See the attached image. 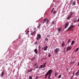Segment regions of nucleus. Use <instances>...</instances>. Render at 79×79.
<instances>
[{"mask_svg": "<svg viewBox=\"0 0 79 79\" xmlns=\"http://www.w3.org/2000/svg\"><path fill=\"white\" fill-rule=\"evenodd\" d=\"M52 71L53 70L52 69L49 70L45 74V78H47L48 75V79H52V78H50V77L51 76V74H52Z\"/></svg>", "mask_w": 79, "mask_h": 79, "instance_id": "nucleus-1", "label": "nucleus"}, {"mask_svg": "<svg viewBox=\"0 0 79 79\" xmlns=\"http://www.w3.org/2000/svg\"><path fill=\"white\" fill-rule=\"evenodd\" d=\"M37 37H36V40H39V39H40L41 38V35L40 34H37Z\"/></svg>", "mask_w": 79, "mask_h": 79, "instance_id": "nucleus-2", "label": "nucleus"}, {"mask_svg": "<svg viewBox=\"0 0 79 79\" xmlns=\"http://www.w3.org/2000/svg\"><path fill=\"white\" fill-rule=\"evenodd\" d=\"M59 51H60V49L59 48H57L55 49L54 52L56 54Z\"/></svg>", "mask_w": 79, "mask_h": 79, "instance_id": "nucleus-3", "label": "nucleus"}, {"mask_svg": "<svg viewBox=\"0 0 79 79\" xmlns=\"http://www.w3.org/2000/svg\"><path fill=\"white\" fill-rule=\"evenodd\" d=\"M68 26H69V23L67 22L65 23V28L66 29V28L68 27Z\"/></svg>", "mask_w": 79, "mask_h": 79, "instance_id": "nucleus-4", "label": "nucleus"}, {"mask_svg": "<svg viewBox=\"0 0 79 79\" xmlns=\"http://www.w3.org/2000/svg\"><path fill=\"white\" fill-rule=\"evenodd\" d=\"M74 27V26H70L69 28L67 29V31H70V30H71V29H72V28H73V27Z\"/></svg>", "mask_w": 79, "mask_h": 79, "instance_id": "nucleus-5", "label": "nucleus"}, {"mask_svg": "<svg viewBox=\"0 0 79 79\" xmlns=\"http://www.w3.org/2000/svg\"><path fill=\"white\" fill-rule=\"evenodd\" d=\"M71 46H70L69 47H67V49L66 50L67 52H68L69 50H71Z\"/></svg>", "mask_w": 79, "mask_h": 79, "instance_id": "nucleus-6", "label": "nucleus"}, {"mask_svg": "<svg viewBox=\"0 0 79 79\" xmlns=\"http://www.w3.org/2000/svg\"><path fill=\"white\" fill-rule=\"evenodd\" d=\"M65 45V43L64 42V41H63L61 44V46L62 47H64Z\"/></svg>", "mask_w": 79, "mask_h": 79, "instance_id": "nucleus-7", "label": "nucleus"}, {"mask_svg": "<svg viewBox=\"0 0 79 79\" xmlns=\"http://www.w3.org/2000/svg\"><path fill=\"white\" fill-rule=\"evenodd\" d=\"M32 69H29L27 70V73H29L30 72H32Z\"/></svg>", "mask_w": 79, "mask_h": 79, "instance_id": "nucleus-8", "label": "nucleus"}, {"mask_svg": "<svg viewBox=\"0 0 79 79\" xmlns=\"http://www.w3.org/2000/svg\"><path fill=\"white\" fill-rule=\"evenodd\" d=\"M34 52H35V54H37V53H38V51L37 50V49H35L34 50Z\"/></svg>", "mask_w": 79, "mask_h": 79, "instance_id": "nucleus-9", "label": "nucleus"}, {"mask_svg": "<svg viewBox=\"0 0 79 79\" xmlns=\"http://www.w3.org/2000/svg\"><path fill=\"white\" fill-rule=\"evenodd\" d=\"M48 48V46H46L45 48H44V51H45L46 50H47V48Z\"/></svg>", "mask_w": 79, "mask_h": 79, "instance_id": "nucleus-10", "label": "nucleus"}, {"mask_svg": "<svg viewBox=\"0 0 79 79\" xmlns=\"http://www.w3.org/2000/svg\"><path fill=\"white\" fill-rule=\"evenodd\" d=\"M75 75L76 76H79V73L78 72V71H77L75 73Z\"/></svg>", "mask_w": 79, "mask_h": 79, "instance_id": "nucleus-11", "label": "nucleus"}, {"mask_svg": "<svg viewBox=\"0 0 79 79\" xmlns=\"http://www.w3.org/2000/svg\"><path fill=\"white\" fill-rule=\"evenodd\" d=\"M47 20V19H44V20H43V23H45Z\"/></svg>", "mask_w": 79, "mask_h": 79, "instance_id": "nucleus-12", "label": "nucleus"}, {"mask_svg": "<svg viewBox=\"0 0 79 79\" xmlns=\"http://www.w3.org/2000/svg\"><path fill=\"white\" fill-rule=\"evenodd\" d=\"M47 63V62H46V63H45L43 65V68H45V66H46V64Z\"/></svg>", "mask_w": 79, "mask_h": 79, "instance_id": "nucleus-13", "label": "nucleus"}, {"mask_svg": "<svg viewBox=\"0 0 79 79\" xmlns=\"http://www.w3.org/2000/svg\"><path fill=\"white\" fill-rule=\"evenodd\" d=\"M76 5V2L74 1V2L72 3V5L73 6H74V5Z\"/></svg>", "mask_w": 79, "mask_h": 79, "instance_id": "nucleus-14", "label": "nucleus"}, {"mask_svg": "<svg viewBox=\"0 0 79 79\" xmlns=\"http://www.w3.org/2000/svg\"><path fill=\"white\" fill-rule=\"evenodd\" d=\"M38 25H39L38 26H37V29H39V27H40V26H41V24H40V23H39Z\"/></svg>", "mask_w": 79, "mask_h": 79, "instance_id": "nucleus-15", "label": "nucleus"}, {"mask_svg": "<svg viewBox=\"0 0 79 79\" xmlns=\"http://www.w3.org/2000/svg\"><path fill=\"white\" fill-rule=\"evenodd\" d=\"M61 31V28H59L58 30V33H60V31Z\"/></svg>", "mask_w": 79, "mask_h": 79, "instance_id": "nucleus-16", "label": "nucleus"}, {"mask_svg": "<svg viewBox=\"0 0 79 79\" xmlns=\"http://www.w3.org/2000/svg\"><path fill=\"white\" fill-rule=\"evenodd\" d=\"M3 74H4V73H3V71H2L1 73V77H3Z\"/></svg>", "mask_w": 79, "mask_h": 79, "instance_id": "nucleus-17", "label": "nucleus"}, {"mask_svg": "<svg viewBox=\"0 0 79 79\" xmlns=\"http://www.w3.org/2000/svg\"><path fill=\"white\" fill-rule=\"evenodd\" d=\"M75 44V43L74 42V41H73L72 42L71 45H73V44Z\"/></svg>", "mask_w": 79, "mask_h": 79, "instance_id": "nucleus-18", "label": "nucleus"}, {"mask_svg": "<svg viewBox=\"0 0 79 79\" xmlns=\"http://www.w3.org/2000/svg\"><path fill=\"white\" fill-rule=\"evenodd\" d=\"M58 73L57 72H56L55 73V76H58Z\"/></svg>", "mask_w": 79, "mask_h": 79, "instance_id": "nucleus-19", "label": "nucleus"}, {"mask_svg": "<svg viewBox=\"0 0 79 79\" xmlns=\"http://www.w3.org/2000/svg\"><path fill=\"white\" fill-rule=\"evenodd\" d=\"M29 79H32V76H30L29 77Z\"/></svg>", "mask_w": 79, "mask_h": 79, "instance_id": "nucleus-20", "label": "nucleus"}, {"mask_svg": "<svg viewBox=\"0 0 79 79\" xmlns=\"http://www.w3.org/2000/svg\"><path fill=\"white\" fill-rule=\"evenodd\" d=\"M35 32V31L31 33V35H33V34H34V32Z\"/></svg>", "mask_w": 79, "mask_h": 79, "instance_id": "nucleus-21", "label": "nucleus"}, {"mask_svg": "<svg viewBox=\"0 0 79 79\" xmlns=\"http://www.w3.org/2000/svg\"><path fill=\"white\" fill-rule=\"evenodd\" d=\"M40 68L42 69L43 68V65H41L40 66Z\"/></svg>", "mask_w": 79, "mask_h": 79, "instance_id": "nucleus-22", "label": "nucleus"}, {"mask_svg": "<svg viewBox=\"0 0 79 79\" xmlns=\"http://www.w3.org/2000/svg\"><path fill=\"white\" fill-rule=\"evenodd\" d=\"M47 40H48V39L47 38H46L45 39V41H47Z\"/></svg>", "mask_w": 79, "mask_h": 79, "instance_id": "nucleus-23", "label": "nucleus"}, {"mask_svg": "<svg viewBox=\"0 0 79 79\" xmlns=\"http://www.w3.org/2000/svg\"><path fill=\"white\" fill-rule=\"evenodd\" d=\"M71 39H69L68 40V42H67V43H68V44H69V42H70V41H71Z\"/></svg>", "mask_w": 79, "mask_h": 79, "instance_id": "nucleus-24", "label": "nucleus"}, {"mask_svg": "<svg viewBox=\"0 0 79 79\" xmlns=\"http://www.w3.org/2000/svg\"><path fill=\"white\" fill-rule=\"evenodd\" d=\"M48 22H49V20H47L46 23V24H48Z\"/></svg>", "mask_w": 79, "mask_h": 79, "instance_id": "nucleus-25", "label": "nucleus"}, {"mask_svg": "<svg viewBox=\"0 0 79 79\" xmlns=\"http://www.w3.org/2000/svg\"><path fill=\"white\" fill-rule=\"evenodd\" d=\"M71 18V16H69L67 17V19H70Z\"/></svg>", "mask_w": 79, "mask_h": 79, "instance_id": "nucleus-26", "label": "nucleus"}, {"mask_svg": "<svg viewBox=\"0 0 79 79\" xmlns=\"http://www.w3.org/2000/svg\"><path fill=\"white\" fill-rule=\"evenodd\" d=\"M78 50H79V48H77L76 49V52H77V51H78Z\"/></svg>", "mask_w": 79, "mask_h": 79, "instance_id": "nucleus-27", "label": "nucleus"}, {"mask_svg": "<svg viewBox=\"0 0 79 79\" xmlns=\"http://www.w3.org/2000/svg\"><path fill=\"white\" fill-rule=\"evenodd\" d=\"M61 77V75H60L58 77V78H60Z\"/></svg>", "mask_w": 79, "mask_h": 79, "instance_id": "nucleus-28", "label": "nucleus"}, {"mask_svg": "<svg viewBox=\"0 0 79 79\" xmlns=\"http://www.w3.org/2000/svg\"><path fill=\"white\" fill-rule=\"evenodd\" d=\"M37 41H36L34 43V44L35 45H37Z\"/></svg>", "mask_w": 79, "mask_h": 79, "instance_id": "nucleus-29", "label": "nucleus"}, {"mask_svg": "<svg viewBox=\"0 0 79 79\" xmlns=\"http://www.w3.org/2000/svg\"><path fill=\"white\" fill-rule=\"evenodd\" d=\"M37 63H36L34 65V66L35 67L36 66H37Z\"/></svg>", "mask_w": 79, "mask_h": 79, "instance_id": "nucleus-30", "label": "nucleus"}, {"mask_svg": "<svg viewBox=\"0 0 79 79\" xmlns=\"http://www.w3.org/2000/svg\"><path fill=\"white\" fill-rule=\"evenodd\" d=\"M41 48V47H40V45L39 46V50H40V48Z\"/></svg>", "mask_w": 79, "mask_h": 79, "instance_id": "nucleus-31", "label": "nucleus"}, {"mask_svg": "<svg viewBox=\"0 0 79 79\" xmlns=\"http://www.w3.org/2000/svg\"><path fill=\"white\" fill-rule=\"evenodd\" d=\"M51 56V55L50 53H49L48 56V57H50Z\"/></svg>", "mask_w": 79, "mask_h": 79, "instance_id": "nucleus-32", "label": "nucleus"}, {"mask_svg": "<svg viewBox=\"0 0 79 79\" xmlns=\"http://www.w3.org/2000/svg\"><path fill=\"white\" fill-rule=\"evenodd\" d=\"M53 14H55L56 13V10H55L53 12Z\"/></svg>", "mask_w": 79, "mask_h": 79, "instance_id": "nucleus-33", "label": "nucleus"}, {"mask_svg": "<svg viewBox=\"0 0 79 79\" xmlns=\"http://www.w3.org/2000/svg\"><path fill=\"white\" fill-rule=\"evenodd\" d=\"M52 24H55V22H52Z\"/></svg>", "mask_w": 79, "mask_h": 79, "instance_id": "nucleus-34", "label": "nucleus"}, {"mask_svg": "<svg viewBox=\"0 0 79 79\" xmlns=\"http://www.w3.org/2000/svg\"><path fill=\"white\" fill-rule=\"evenodd\" d=\"M47 36L48 37H50V35H47Z\"/></svg>", "mask_w": 79, "mask_h": 79, "instance_id": "nucleus-35", "label": "nucleus"}, {"mask_svg": "<svg viewBox=\"0 0 79 79\" xmlns=\"http://www.w3.org/2000/svg\"><path fill=\"white\" fill-rule=\"evenodd\" d=\"M73 76H72L71 77L70 79H72V78H73Z\"/></svg>", "mask_w": 79, "mask_h": 79, "instance_id": "nucleus-36", "label": "nucleus"}, {"mask_svg": "<svg viewBox=\"0 0 79 79\" xmlns=\"http://www.w3.org/2000/svg\"><path fill=\"white\" fill-rule=\"evenodd\" d=\"M66 69L67 71H68V68H66Z\"/></svg>", "mask_w": 79, "mask_h": 79, "instance_id": "nucleus-37", "label": "nucleus"}, {"mask_svg": "<svg viewBox=\"0 0 79 79\" xmlns=\"http://www.w3.org/2000/svg\"><path fill=\"white\" fill-rule=\"evenodd\" d=\"M39 68V67H38V66H36V67L35 68Z\"/></svg>", "mask_w": 79, "mask_h": 79, "instance_id": "nucleus-38", "label": "nucleus"}, {"mask_svg": "<svg viewBox=\"0 0 79 79\" xmlns=\"http://www.w3.org/2000/svg\"><path fill=\"white\" fill-rule=\"evenodd\" d=\"M74 63H75L74 61H73V62L72 63H73V64H74Z\"/></svg>", "mask_w": 79, "mask_h": 79, "instance_id": "nucleus-39", "label": "nucleus"}, {"mask_svg": "<svg viewBox=\"0 0 79 79\" xmlns=\"http://www.w3.org/2000/svg\"><path fill=\"white\" fill-rule=\"evenodd\" d=\"M74 73H73V76H74Z\"/></svg>", "mask_w": 79, "mask_h": 79, "instance_id": "nucleus-40", "label": "nucleus"}, {"mask_svg": "<svg viewBox=\"0 0 79 79\" xmlns=\"http://www.w3.org/2000/svg\"><path fill=\"white\" fill-rule=\"evenodd\" d=\"M53 11V10H52L51 11V13H52Z\"/></svg>", "mask_w": 79, "mask_h": 79, "instance_id": "nucleus-41", "label": "nucleus"}, {"mask_svg": "<svg viewBox=\"0 0 79 79\" xmlns=\"http://www.w3.org/2000/svg\"><path fill=\"white\" fill-rule=\"evenodd\" d=\"M77 66H79V62L78 63V65Z\"/></svg>", "mask_w": 79, "mask_h": 79, "instance_id": "nucleus-42", "label": "nucleus"}, {"mask_svg": "<svg viewBox=\"0 0 79 79\" xmlns=\"http://www.w3.org/2000/svg\"><path fill=\"white\" fill-rule=\"evenodd\" d=\"M29 34V33H26V35H27V34Z\"/></svg>", "mask_w": 79, "mask_h": 79, "instance_id": "nucleus-43", "label": "nucleus"}, {"mask_svg": "<svg viewBox=\"0 0 79 79\" xmlns=\"http://www.w3.org/2000/svg\"><path fill=\"white\" fill-rule=\"evenodd\" d=\"M27 32H29V31H27Z\"/></svg>", "mask_w": 79, "mask_h": 79, "instance_id": "nucleus-44", "label": "nucleus"}, {"mask_svg": "<svg viewBox=\"0 0 79 79\" xmlns=\"http://www.w3.org/2000/svg\"><path fill=\"white\" fill-rule=\"evenodd\" d=\"M39 69H41V68H40V67H39Z\"/></svg>", "mask_w": 79, "mask_h": 79, "instance_id": "nucleus-45", "label": "nucleus"}, {"mask_svg": "<svg viewBox=\"0 0 79 79\" xmlns=\"http://www.w3.org/2000/svg\"><path fill=\"white\" fill-rule=\"evenodd\" d=\"M77 52V51H76V50L75 51V52Z\"/></svg>", "mask_w": 79, "mask_h": 79, "instance_id": "nucleus-46", "label": "nucleus"}, {"mask_svg": "<svg viewBox=\"0 0 79 79\" xmlns=\"http://www.w3.org/2000/svg\"><path fill=\"white\" fill-rule=\"evenodd\" d=\"M78 72L79 73V70H78Z\"/></svg>", "mask_w": 79, "mask_h": 79, "instance_id": "nucleus-47", "label": "nucleus"}, {"mask_svg": "<svg viewBox=\"0 0 79 79\" xmlns=\"http://www.w3.org/2000/svg\"><path fill=\"white\" fill-rule=\"evenodd\" d=\"M54 9V8H52V10H53V9Z\"/></svg>", "mask_w": 79, "mask_h": 79, "instance_id": "nucleus-48", "label": "nucleus"}, {"mask_svg": "<svg viewBox=\"0 0 79 79\" xmlns=\"http://www.w3.org/2000/svg\"><path fill=\"white\" fill-rule=\"evenodd\" d=\"M73 29H72V30H71L72 31H73Z\"/></svg>", "mask_w": 79, "mask_h": 79, "instance_id": "nucleus-49", "label": "nucleus"}, {"mask_svg": "<svg viewBox=\"0 0 79 79\" xmlns=\"http://www.w3.org/2000/svg\"><path fill=\"white\" fill-rule=\"evenodd\" d=\"M42 50H43V48H42Z\"/></svg>", "mask_w": 79, "mask_h": 79, "instance_id": "nucleus-50", "label": "nucleus"}, {"mask_svg": "<svg viewBox=\"0 0 79 79\" xmlns=\"http://www.w3.org/2000/svg\"><path fill=\"white\" fill-rule=\"evenodd\" d=\"M46 59V58H44V59L45 60Z\"/></svg>", "mask_w": 79, "mask_h": 79, "instance_id": "nucleus-51", "label": "nucleus"}, {"mask_svg": "<svg viewBox=\"0 0 79 79\" xmlns=\"http://www.w3.org/2000/svg\"><path fill=\"white\" fill-rule=\"evenodd\" d=\"M78 26L79 27V24L78 25Z\"/></svg>", "mask_w": 79, "mask_h": 79, "instance_id": "nucleus-52", "label": "nucleus"}]
</instances>
